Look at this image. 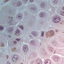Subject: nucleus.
Returning a JSON list of instances; mask_svg holds the SVG:
<instances>
[{
  "label": "nucleus",
  "mask_w": 64,
  "mask_h": 64,
  "mask_svg": "<svg viewBox=\"0 0 64 64\" xmlns=\"http://www.w3.org/2000/svg\"><path fill=\"white\" fill-rule=\"evenodd\" d=\"M61 20V18H57L56 17L54 18V20H53L54 22L55 23H58Z\"/></svg>",
  "instance_id": "1"
},
{
  "label": "nucleus",
  "mask_w": 64,
  "mask_h": 64,
  "mask_svg": "<svg viewBox=\"0 0 64 64\" xmlns=\"http://www.w3.org/2000/svg\"><path fill=\"white\" fill-rule=\"evenodd\" d=\"M23 50L25 52H26V51H28V48H27V46L25 45L24 46Z\"/></svg>",
  "instance_id": "2"
},
{
  "label": "nucleus",
  "mask_w": 64,
  "mask_h": 64,
  "mask_svg": "<svg viewBox=\"0 0 64 64\" xmlns=\"http://www.w3.org/2000/svg\"><path fill=\"white\" fill-rule=\"evenodd\" d=\"M45 64H51V61L49 60H47L45 61Z\"/></svg>",
  "instance_id": "3"
},
{
  "label": "nucleus",
  "mask_w": 64,
  "mask_h": 64,
  "mask_svg": "<svg viewBox=\"0 0 64 64\" xmlns=\"http://www.w3.org/2000/svg\"><path fill=\"white\" fill-rule=\"evenodd\" d=\"M12 60L13 61H16L17 60V57H16V56H15L12 57Z\"/></svg>",
  "instance_id": "4"
},
{
  "label": "nucleus",
  "mask_w": 64,
  "mask_h": 64,
  "mask_svg": "<svg viewBox=\"0 0 64 64\" xmlns=\"http://www.w3.org/2000/svg\"><path fill=\"white\" fill-rule=\"evenodd\" d=\"M40 17H43L45 15V14L44 12H42L40 14Z\"/></svg>",
  "instance_id": "5"
},
{
  "label": "nucleus",
  "mask_w": 64,
  "mask_h": 64,
  "mask_svg": "<svg viewBox=\"0 0 64 64\" xmlns=\"http://www.w3.org/2000/svg\"><path fill=\"white\" fill-rule=\"evenodd\" d=\"M20 32L19 30L18 29H17V31L16 32V34H15L16 35H17V34H18V33H19Z\"/></svg>",
  "instance_id": "6"
},
{
  "label": "nucleus",
  "mask_w": 64,
  "mask_h": 64,
  "mask_svg": "<svg viewBox=\"0 0 64 64\" xmlns=\"http://www.w3.org/2000/svg\"><path fill=\"white\" fill-rule=\"evenodd\" d=\"M17 5H18V6H21L22 5V3H21V2H18V4H17Z\"/></svg>",
  "instance_id": "7"
},
{
  "label": "nucleus",
  "mask_w": 64,
  "mask_h": 64,
  "mask_svg": "<svg viewBox=\"0 0 64 64\" xmlns=\"http://www.w3.org/2000/svg\"><path fill=\"white\" fill-rule=\"evenodd\" d=\"M32 34L34 35L35 36H37V34H36V32H32Z\"/></svg>",
  "instance_id": "8"
},
{
  "label": "nucleus",
  "mask_w": 64,
  "mask_h": 64,
  "mask_svg": "<svg viewBox=\"0 0 64 64\" xmlns=\"http://www.w3.org/2000/svg\"><path fill=\"white\" fill-rule=\"evenodd\" d=\"M60 14L62 16H64V12H63L62 11H61L60 12Z\"/></svg>",
  "instance_id": "9"
},
{
  "label": "nucleus",
  "mask_w": 64,
  "mask_h": 64,
  "mask_svg": "<svg viewBox=\"0 0 64 64\" xmlns=\"http://www.w3.org/2000/svg\"><path fill=\"white\" fill-rule=\"evenodd\" d=\"M50 34H52V35H53V34L54 33V31H51L50 32Z\"/></svg>",
  "instance_id": "10"
},
{
  "label": "nucleus",
  "mask_w": 64,
  "mask_h": 64,
  "mask_svg": "<svg viewBox=\"0 0 64 64\" xmlns=\"http://www.w3.org/2000/svg\"><path fill=\"white\" fill-rule=\"evenodd\" d=\"M20 28H21L22 30H23L24 29L23 28V26H20Z\"/></svg>",
  "instance_id": "11"
},
{
  "label": "nucleus",
  "mask_w": 64,
  "mask_h": 64,
  "mask_svg": "<svg viewBox=\"0 0 64 64\" xmlns=\"http://www.w3.org/2000/svg\"><path fill=\"white\" fill-rule=\"evenodd\" d=\"M10 32H11L12 33V32H13V29H12V30H11V29L10 30Z\"/></svg>",
  "instance_id": "12"
},
{
  "label": "nucleus",
  "mask_w": 64,
  "mask_h": 64,
  "mask_svg": "<svg viewBox=\"0 0 64 64\" xmlns=\"http://www.w3.org/2000/svg\"><path fill=\"white\" fill-rule=\"evenodd\" d=\"M4 28L3 26L0 27V30H2Z\"/></svg>",
  "instance_id": "13"
},
{
  "label": "nucleus",
  "mask_w": 64,
  "mask_h": 64,
  "mask_svg": "<svg viewBox=\"0 0 64 64\" xmlns=\"http://www.w3.org/2000/svg\"><path fill=\"white\" fill-rule=\"evenodd\" d=\"M44 32H42V37H43V36H44Z\"/></svg>",
  "instance_id": "14"
},
{
  "label": "nucleus",
  "mask_w": 64,
  "mask_h": 64,
  "mask_svg": "<svg viewBox=\"0 0 64 64\" xmlns=\"http://www.w3.org/2000/svg\"><path fill=\"white\" fill-rule=\"evenodd\" d=\"M32 8H32V10H35L36 9V8H35L34 7Z\"/></svg>",
  "instance_id": "15"
},
{
  "label": "nucleus",
  "mask_w": 64,
  "mask_h": 64,
  "mask_svg": "<svg viewBox=\"0 0 64 64\" xmlns=\"http://www.w3.org/2000/svg\"><path fill=\"white\" fill-rule=\"evenodd\" d=\"M16 40H17V41H20V39H16Z\"/></svg>",
  "instance_id": "16"
},
{
  "label": "nucleus",
  "mask_w": 64,
  "mask_h": 64,
  "mask_svg": "<svg viewBox=\"0 0 64 64\" xmlns=\"http://www.w3.org/2000/svg\"><path fill=\"white\" fill-rule=\"evenodd\" d=\"M14 44H16V43H17V42L16 41H14Z\"/></svg>",
  "instance_id": "17"
},
{
  "label": "nucleus",
  "mask_w": 64,
  "mask_h": 64,
  "mask_svg": "<svg viewBox=\"0 0 64 64\" xmlns=\"http://www.w3.org/2000/svg\"><path fill=\"white\" fill-rule=\"evenodd\" d=\"M30 0L31 2H33V1H34V0Z\"/></svg>",
  "instance_id": "18"
},
{
  "label": "nucleus",
  "mask_w": 64,
  "mask_h": 64,
  "mask_svg": "<svg viewBox=\"0 0 64 64\" xmlns=\"http://www.w3.org/2000/svg\"><path fill=\"white\" fill-rule=\"evenodd\" d=\"M19 17H21V15H20V16H19L18 17V18H20Z\"/></svg>",
  "instance_id": "19"
},
{
  "label": "nucleus",
  "mask_w": 64,
  "mask_h": 64,
  "mask_svg": "<svg viewBox=\"0 0 64 64\" xmlns=\"http://www.w3.org/2000/svg\"><path fill=\"white\" fill-rule=\"evenodd\" d=\"M7 64H10V62H7Z\"/></svg>",
  "instance_id": "20"
},
{
  "label": "nucleus",
  "mask_w": 64,
  "mask_h": 64,
  "mask_svg": "<svg viewBox=\"0 0 64 64\" xmlns=\"http://www.w3.org/2000/svg\"><path fill=\"white\" fill-rule=\"evenodd\" d=\"M38 64H42V63H41V62H40Z\"/></svg>",
  "instance_id": "21"
},
{
  "label": "nucleus",
  "mask_w": 64,
  "mask_h": 64,
  "mask_svg": "<svg viewBox=\"0 0 64 64\" xmlns=\"http://www.w3.org/2000/svg\"><path fill=\"white\" fill-rule=\"evenodd\" d=\"M25 2H27V1H28V0H25Z\"/></svg>",
  "instance_id": "22"
},
{
  "label": "nucleus",
  "mask_w": 64,
  "mask_h": 64,
  "mask_svg": "<svg viewBox=\"0 0 64 64\" xmlns=\"http://www.w3.org/2000/svg\"><path fill=\"white\" fill-rule=\"evenodd\" d=\"M10 18H12V19H13V17H11Z\"/></svg>",
  "instance_id": "23"
},
{
  "label": "nucleus",
  "mask_w": 64,
  "mask_h": 64,
  "mask_svg": "<svg viewBox=\"0 0 64 64\" xmlns=\"http://www.w3.org/2000/svg\"><path fill=\"white\" fill-rule=\"evenodd\" d=\"M9 37L10 38V37H11V36H9Z\"/></svg>",
  "instance_id": "24"
},
{
  "label": "nucleus",
  "mask_w": 64,
  "mask_h": 64,
  "mask_svg": "<svg viewBox=\"0 0 64 64\" xmlns=\"http://www.w3.org/2000/svg\"><path fill=\"white\" fill-rule=\"evenodd\" d=\"M30 37H32V36H30Z\"/></svg>",
  "instance_id": "25"
},
{
  "label": "nucleus",
  "mask_w": 64,
  "mask_h": 64,
  "mask_svg": "<svg viewBox=\"0 0 64 64\" xmlns=\"http://www.w3.org/2000/svg\"><path fill=\"white\" fill-rule=\"evenodd\" d=\"M7 1H9V0H7Z\"/></svg>",
  "instance_id": "26"
},
{
  "label": "nucleus",
  "mask_w": 64,
  "mask_h": 64,
  "mask_svg": "<svg viewBox=\"0 0 64 64\" xmlns=\"http://www.w3.org/2000/svg\"><path fill=\"white\" fill-rule=\"evenodd\" d=\"M34 41H33V43H34Z\"/></svg>",
  "instance_id": "27"
},
{
  "label": "nucleus",
  "mask_w": 64,
  "mask_h": 64,
  "mask_svg": "<svg viewBox=\"0 0 64 64\" xmlns=\"http://www.w3.org/2000/svg\"><path fill=\"white\" fill-rule=\"evenodd\" d=\"M10 22H11H11H9V24L11 23H10Z\"/></svg>",
  "instance_id": "28"
},
{
  "label": "nucleus",
  "mask_w": 64,
  "mask_h": 64,
  "mask_svg": "<svg viewBox=\"0 0 64 64\" xmlns=\"http://www.w3.org/2000/svg\"><path fill=\"white\" fill-rule=\"evenodd\" d=\"M42 6H43V5H44V4H42Z\"/></svg>",
  "instance_id": "29"
},
{
  "label": "nucleus",
  "mask_w": 64,
  "mask_h": 64,
  "mask_svg": "<svg viewBox=\"0 0 64 64\" xmlns=\"http://www.w3.org/2000/svg\"><path fill=\"white\" fill-rule=\"evenodd\" d=\"M20 15H21V14H20Z\"/></svg>",
  "instance_id": "30"
},
{
  "label": "nucleus",
  "mask_w": 64,
  "mask_h": 64,
  "mask_svg": "<svg viewBox=\"0 0 64 64\" xmlns=\"http://www.w3.org/2000/svg\"><path fill=\"white\" fill-rule=\"evenodd\" d=\"M32 43H33V42H32Z\"/></svg>",
  "instance_id": "31"
}]
</instances>
